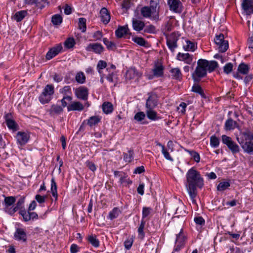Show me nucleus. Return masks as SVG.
<instances>
[{
  "instance_id": "4",
  "label": "nucleus",
  "mask_w": 253,
  "mask_h": 253,
  "mask_svg": "<svg viewBox=\"0 0 253 253\" xmlns=\"http://www.w3.org/2000/svg\"><path fill=\"white\" fill-rule=\"evenodd\" d=\"M54 93V87L53 84H47L43 88L42 92L39 97L40 102L42 104L49 103L52 98Z\"/></svg>"
},
{
  "instance_id": "63",
  "label": "nucleus",
  "mask_w": 253,
  "mask_h": 253,
  "mask_svg": "<svg viewBox=\"0 0 253 253\" xmlns=\"http://www.w3.org/2000/svg\"><path fill=\"white\" fill-rule=\"evenodd\" d=\"M121 213V210L118 208H115L112 211V219L117 217Z\"/></svg>"
},
{
  "instance_id": "32",
  "label": "nucleus",
  "mask_w": 253,
  "mask_h": 253,
  "mask_svg": "<svg viewBox=\"0 0 253 253\" xmlns=\"http://www.w3.org/2000/svg\"><path fill=\"white\" fill-rule=\"evenodd\" d=\"M51 193L55 198V201H57L58 199L57 186L54 177H52L51 180Z\"/></svg>"
},
{
  "instance_id": "9",
  "label": "nucleus",
  "mask_w": 253,
  "mask_h": 253,
  "mask_svg": "<svg viewBox=\"0 0 253 253\" xmlns=\"http://www.w3.org/2000/svg\"><path fill=\"white\" fill-rule=\"evenodd\" d=\"M149 97L146 100V109H154L158 105V97L155 93H148Z\"/></svg>"
},
{
  "instance_id": "62",
  "label": "nucleus",
  "mask_w": 253,
  "mask_h": 253,
  "mask_svg": "<svg viewBox=\"0 0 253 253\" xmlns=\"http://www.w3.org/2000/svg\"><path fill=\"white\" fill-rule=\"evenodd\" d=\"M131 6V2L129 0H123L122 3V7L126 10H128Z\"/></svg>"
},
{
  "instance_id": "22",
  "label": "nucleus",
  "mask_w": 253,
  "mask_h": 253,
  "mask_svg": "<svg viewBox=\"0 0 253 253\" xmlns=\"http://www.w3.org/2000/svg\"><path fill=\"white\" fill-rule=\"evenodd\" d=\"M176 59L179 61H184L187 64H190L193 60V56L189 53H182L179 52L177 56Z\"/></svg>"
},
{
  "instance_id": "50",
  "label": "nucleus",
  "mask_w": 253,
  "mask_h": 253,
  "mask_svg": "<svg viewBox=\"0 0 253 253\" xmlns=\"http://www.w3.org/2000/svg\"><path fill=\"white\" fill-rule=\"evenodd\" d=\"M219 140L215 135H212L210 138V145L212 147L216 148L219 146Z\"/></svg>"
},
{
  "instance_id": "38",
  "label": "nucleus",
  "mask_w": 253,
  "mask_h": 253,
  "mask_svg": "<svg viewBox=\"0 0 253 253\" xmlns=\"http://www.w3.org/2000/svg\"><path fill=\"white\" fill-rule=\"evenodd\" d=\"M164 68L162 65H155L153 69L154 75L156 77H161L163 75Z\"/></svg>"
},
{
  "instance_id": "3",
  "label": "nucleus",
  "mask_w": 253,
  "mask_h": 253,
  "mask_svg": "<svg viewBox=\"0 0 253 253\" xmlns=\"http://www.w3.org/2000/svg\"><path fill=\"white\" fill-rule=\"evenodd\" d=\"M237 140L245 152L251 154L253 152V134L247 131L242 132Z\"/></svg>"
},
{
  "instance_id": "56",
  "label": "nucleus",
  "mask_w": 253,
  "mask_h": 253,
  "mask_svg": "<svg viewBox=\"0 0 253 253\" xmlns=\"http://www.w3.org/2000/svg\"><path fill=\"white\" fill-rule=\"evenodd\" d=\"M187 152H188L189 153V154L192 156V157L196 162L198 163L200 162V157L199 154L197 152L194 151L190 150H187Z\"/></svg>"
},
{
  "instance_id": "31",
  "label": "nucleus",
  "mask_w": 253,
  "mask_h": 253,
  "mask_svg": "<svg viewBox=\"0 0 253 253\" xmlns=\"http://www.w3.org/2000/svg\"><path fill=\"white\" fill-rule=\"evenodd\" d=\"M28 14L26 10H20L16 12L13 16V18L17 22L21 21Z\"/></svg>"
},
{
  "instance_id": "6",
  "label": "nucleus",
  "mask_w": 253,
  "mask_h": 253,
  "mask_svg": "<svg viewBox=\"0 0 253 253\" xmlns=\"http://www.w3.org/2000/svg\"><path fill=\"white\" fill-rule=\"evenodd\" d=\"M222 143L225 144L233 154H236L240 151V147L232 138L226 135L222 136Z\"/></svg>"
},
{
  "instance_id": "51",
  "label": "nucleus",
  "mask_w": 253,
  "mask_h": 253,
  "mask_svg": "<svg viewBox=\"0 0 253 253\" xmlns=\"http://www.w3.org/2000/svg\"><path fill=\"white\" fill-rule=\"evenodd\" d=\"M192 91L200 94L202 97H205V94L202 87L198 84H194L192 88Z\"/></svg>"
},
{
  "instance_id": "20",
  "label": "nucleus",
  "mask_w": 253,
  "mask_h": 253,
  "mask_svg": "<svg viewBox=\"0 0 253 253\" xmlns=\"http://www.w3.org/2000/svg\"><path fill=\"white\" fill-rule=\"evenodd\" d=\"M63 111V108L62 107L57 104L52 105L48 111L50 116L53 117H55L61 114Z\"/></svg>"
},
{
  "instance_id": "48",
  "label": "nucleus",
  "mask_w": 253,
  "mask_h": 253,
  "mask_svg": "<svg viewBox=\"0 0 253 253\" xmlns=\"http://www.w3.org/2000/svg\"><path fill=\"white\" fill-rule=\"evenodd\" d=\"M60 92L64 95V96H72V90L70 86H65L60 90Z\"/></svg>"
},
{
  "instance_id": "11",
  "label": "nucleus",
  "mask_w": 253,
  "mask_h": 253,
  "mask_svg": "<svg viewBox=\"0 0 253 253\" xmlns=\"http://www.w3.org/2000/svg\"><path fill=\"white\" fill-rule=\"evenodd\" d=\"M168 4L170 11L175 13L182 11V4L180 0H168Z\"/></svg>"
},
{
  "instance_id": "30",
  "label": "nucleus",
  "mask_w": 253,
  "mask_h": 253,
  "mask_svg": "<svg viewBox=\"0 0 253 253\" xmlns=\"http://www.w3.org/2000/svg\"><path fill=\"white\" fill-rule=\"evenodd\" d=\"M238 126L237 123L230 118L228 119L225 123L224 128L226 130H231L235 129Z\"/></svg>"
},
{
  "instance_id": "42",
  "label": "nucleus",
  "mask_w": 253,
  "mask_h": 253,
  "mask_svg": "<svg viewBox=\"0 0 253 253\" xmlns=\"http://www.w3.org/2000/svg\"><path fill=\"white\" fill-rule=\"evenodd\" d=\"M132 41L138 45L141 46H146L147 41L142 37H135L132 38Z\"/></svg>"
},
{
  "instance_id": "2",
  "label": "nucleus",
  "mask_w": 253,
  "mask_h": 253,
  "mask_svg": "<svg viewBox=\"0 0 253 253\" xmlns=\"http://www.w3.org/2000/svg\"><path fill=\"white\" fill-rule=\"evenodd\" d=\"M218 66L215 61H209L206 59H200L197 61V66L192 74L194 81L199 83L202 78L207 75V71L211 73L213 72Z\"/></svg>"
},
{
  "instance_id": "43",
  "label": "nucleus",
  "mask_w": 253,
  "mask_h": 253,
  "mask_svg": "<svg viewBox=\"0 0 253 253\" xmlns=\"http://www.w3.org/2000/svg\"><path fill=\"white\" fill-rule=\"evenodd\" d=\"M134 152L133 150L130 149L127 153L124 154V160L125 162L130 163L133 159Z\"/></svg>"
},
{
  "instance_id": "1",
  "label": "nucleus",
  "mask_w": 253,
  "mask_h": 253,
  "mask_svg": "<svg viewBox=\"0 0 253 253\" xmlns=\"http://www.w3.org/2000/svg\"><path fill=\"white\" fill-rule=\"evenodd\" d=\"M186 186L190 197L192 203L196 204L195 198L197 195V188H201L203 186V178L199 171L191 168L186 173Z\"/></svg>"
},
{
  "instance_id": "34",
  "label": "nucleus",
  "mask_w": 253,
  "mask_h": 253,
  "mask_svg": "<svg viewBox=\"0 0 253 253\" xmlns=\"http://www.w3.org/2000/svg\"><path fill=\"white\" fill-rule=\"evenodd\" d=\"M173 79L180 80L182 79V74L178 68L171 69L170 71Z\"/></svg>"
},
{
  "instance_id": "13",
  "label": "nucleus",
  "mask_w": 253,
  "mask_h": 253,
  "mask_svg": "<svg viewBox=\"0 0 253 253\" xmlns=\"http://www.w3.org/2000/svg\"><path fill=\"white\" fill-rule=\"evenodd\" d=\"M241 6L246 15L253 13V0H242Z\"/></svg>"
},
{
  "instance_id": "47",
  "label": "nucleus",
  "mask_w": 253,
  "mask_h": 253,
  "mask_svg": "<svg viewBox=\"0 0 253 253\" xmlns=\"http://www.w3.org/2000/svg\"><path fill=\"white\" fill-rule=\"evenodd\" d=\"M62 17L59 14H55L52 16L51 22L54 25H59L62 22Z\"/></svg>"
},
{
  "instance_id": "7",
  "label": "nucleus",
  "mask_w": 253,
  "mask_h": 253,
  "mask_svg": "<svg viewBox=\"0 0 253 253\" xmlns=\"http://www.w3.org/2000/svg\"><path fill=\"white\" fill-rule=\"evenodd\" d=\"M214 41L220 52H225L228 49L229 47L228 42L224 40L223 34H220L217 35Z\"/></svg>"
},
{
  "instance_id": "5",
  "label": "nucleus",
  "mask_w": 253,
  "mask_h": 253,
  "mask_svg": "<svg viewBox=\"0 0 253 253\" xmlns=\"http://www.w3.org/2000/svg\"><path fill=\"white\" fill-rule=\"evenodd\" d=\"M140 13L144 18H149L156 21L159 20V12H154L148 6L142 7L141 8Z\"/></svg>"
},
{
  "instance_id": "53",
  "label": "nucleus",
  "mask_w": 253,
  "mask_h": 253,
  "mask_svg": "<svg viewBox=\"0 0 253 253\" xmlns=\"http://www.w3.org/2000/svg\"><path fill=\"white\" fill-rule=\"evenodd\" d=\"M145 224V222L143 220H142L141 221V223H140V224L138 227V234L141 237V239H143L145 236V234L143 231L144 229Z\"/></svg>"
},
{
  "instance_id": "23",
  "label": "nucleus",
  "mask_w": 253,
  "mask_h": 253,
  "mask_svg": "<svg viewBox=\"0 0 253 253\" xmlns=\"http://www.w3.org/2000/svg\"><path fill=\"white\" fill-rule=\"evenodd\" d=\"M84 109L83 104L79 101L72 102L67 106V110L68 112L78 111H82Z\"/></svg>"
},
{
  "instance_id": "52",
  "label": "nucleus",
  "mask_w": 253,
  "mask_h": 253,
  "mask_svg": "<svg viewBox=\"0 0 253 253\" xmlns=\"http://www.w3.org/2000/svg\"><path fill=\"white\" fill-rule=\"evenodd\" d=\"M102 108L104 113L107 114L111 113V102H104L102 104Z\"/></svg>"
},
{
  "instance_id": "57",
  "label": "nucleus",
  "mask_w": 253,
  "mask_h": 253,
  "mask_svg": "<svg viewBox=\"0 0 253 253\" xmlns=\"http://www.w3.org/2000/svg\"><path fill=\"white\" fill-rule=\"evenodd\" d=\"M145 116L143 112H139L134 115V119L138 122H141L145 119Z\"/></svg>"
},
{
  "instance_id": "12",
  "label": "nucleus",
  "mask_w": 253,
  "mask_h": 253,
  "mask_svg": "<svg viewBox=\"0 0 253 253\" xmlns=\"http://www.w3.org/2000/svg\"><path fill=\"white\" fill-rule=\"evenodd\" d=\"M75 95L80 99L86 100L88 98V89L84 86H81L75 90Z\"/></svg>"
},
{
  "instance_id": "55",
  "label": "nucleus",
  "mask_w": 253,
  "mask_h": 253,
  "mask_svg": "<svg viewBox=\"0 0 253 253\" xmlns=\"http://www.w3.org/2000/svg\"><path fill=\"white\" fill-rule=\"evenodd\" d=\"M72 96H64L63 98L61 100V106L63 108L66 106L67 107L68 105H67V102L66 100L68 101V102H71L72 100Z\"/></svg>"
},
{
  "instance_id": "10",
  "label": "nucleus",
  "mask_w": 253,
  "mask_h": 253,
  "mask_svg": "<svg viewBox=\"0 0 253 253\" xmlns=\"http://www.w3.org/2000/svg\"><path fill=\"white\" fill-rule=\"evenodd\" d=\"M63 47L61 43L57 44L53 47L49 49L46 53L45 58L49 60L58 55L62 50Z\"/></svg>"
},
{
  "instance_id": "27",
  "label": "nucleus",
  "mask_w": 253,
  "mask_h": 253,
  "mask_svg": "<svg viewBox=\"0 0 253 253\" xmlns=\"http://www.w3.org/2000/svg\"><path fill=\"white\" fill-rule=\"evenodd\" d=\"M101 117L99 116H93L86 120L87 125L90 127L96 126L101 122Z\"/></svg>"
},
{
  "instance_id": "29",
  "label": "nucleus",
  "mask_w": 253,
  "mask_h": 253,
  "mask_svg": "<svg viewBox=\"0 0 253 253\" xmlns=\"http://www.w3.org/2000/svg\"><path fill=\"white\" fill-rule=\"evenodd\" d=\"M146 114L147 118L152 121L158 120L160 119L154 109H146Z\"/></svg>"
},
{
  "instance_id": "41",
  "label": "nucleus",
  "mask_w": 253,
  "mask_h": 253,
  "mask_svg": "<svg viewBox=\"0 0 253 253\" xmlns=\"http://www.w3.org/2000/svg\"><path fill=\"white\" fill-rule=\"evenodd\" d=\"M86 20L85 18H80L79 19L78 28L81 30L82 32L86 31Z\"/></svg>"
},
{
  "instance_id": "15",
  "label": "nucleus",
  "mask_w": 253,
  "mask_h": 253,
  "mask_svg": "<svg viewBox=\"0 0 253 253\" xmlns=\"http://www.w3.org/2000/svg\"><path fill=\"white\" fill-rule=\"evenodd\" d=\"M14 238L15 240L18 241L26 242L27 237L25 229L21 228H17L14 234Z\"/></svg>"
},
{
  "instance_id": "40",
  "label": "nucleus",
  "mask_w": 253,
  "mask_h": 253,
  "mask_svg": "<svg viewBox=\"0 0 253 253\" xmlns=\"http://www.w3.org/2000/svg\"><path fill=\"white\" fill-rule=\"evenodd\" d=\"M157 145L160 146L162 148V153L163 154L164 157L168 160H169L171 162L173 161V158L170 156L168 151L165 149V147L164 145L162 144L158 143Z\"/></svg>"
},
{
  "instance_id": "18",
  "label": "nucleus",
  "mask_w": 253,
  "mask_h": 253,
  "mask_svg": "<svg viewBox=\"0 0 253 253\" xmlns=\"http://www.w3.org/2000/svg\"><path fill=\"white\" fill-rule=\"evenodd\" d=\"M117 38H120L123 37L129 38L130 33L127 26H120L115 32Z\"/></svg>"
},
{
  "instance_id": "64",
  "label": "nucleus",
  "mask_w": 253,
  "mask_h": 253,
  "mask_svg": "<svg viewBox=\"0 0 253 253\" xmlns=\"http://www.w3.org/2000/svg\"><path fill=\"white\" fill-rule=\"evenodd\" d=\"M152 209L150 208L144 207L142 211V217L144 218L148 216L151 212Z\"/></svg>"
},
{
  "instance_id": "24",
  "label": "nucleus",
  "mask_w": 253,
  "mask_h": 253,
  "mask_svg": "<svg viewBox=\"0 0 253 253\" xmlns=\"http://www.w3.org/2000/svg\"><path fill=\"white\" fill-rule=\"evenodd\" d=\"M132 24V27L135 31L138 32H142L145 25V23L143 21L136 19H133Z\"/></svg>"
},
{
  "instance_id": "60",
  "label": "nucleus",
  "mask_w": 253,
  "mask_h": 253,
  "mask_svg": "<svg viewBox=\"0 0 253 253\" xmlns=\"http://www.w3.org/2000/svg\"><path fill=\"white\" fill-rule=\"evenodd\" d=\"M25 202V198L24 197H21L17 201L16 206L19 209V210H23L25 209L23 207V204Z\"/></svg>"
},
{
  "instance_id": "44",
  "label": "nucleus",
  "mask_w": 253,
  "mask_h": 253,
  "mask_svg": "<svg viewBox=\"0 0 253 253\" xmlns=\"http://www.w3.org/2000/svg\"><path fill=\"white\" fill-rule=\"evenodd\" d=\"M75 79L77 83L83 84L85 82V76L83 72H79L77 73Z\"/></svg>"
},
{
  "instance_id": "16",
  "label": "nucleus",
  "mask_w": 253,
  "mask_h": 253,
  "mask_svg": "<svg viewBox=\"0 0 253 253\" xmlns=\"http://www.w3.org/2000/svg\"><path fill=\"white\" fill-rule=\"evenodd\" d=\"M186 240L185 236L180 232L178 235H177L175 242L176 247L174 250L176 252L179 251L184 246Z\"/></svg>"
},
{
  "instance_id": "19",
  "label": "nucleus",
  "mask_w": 253,
  "mask_h": 253,
  "mask_svg": "<svg viewBox=\"0 0 253 253\" xmlns=\"http://www.w3.org/2000/svg\"><path fill=\"white\" fill-rule=\"evenodd\" d=\"M85 49L87 51H93L97 54H100L103 50V47L100 43H90L86 47Z\"/></svg>"
},
{
  "instance_id": "36",
  "label": "nucleus",
  "mask_w": 253,
  "mask_h": 253,
  "mask_svg": "<svg viewBox=\"0 0 253 253\" xmlns=\"http://www.w3.org/2000/svg\"><path fill=\"white\" fill-rule=\"evenodd\" d=\"M196 48L195 43L189 40L186 41V44L183 45V48L186 51H194Z\"/></svg>"
},
{
  "instance_id": "39",
  "label": "nucleus",
  "mask_w": 253,
  "mask_h": 253,
  "mask_svg": "<svg viewBox=\"0 0 253 253\" xmlns=\"http://www.w3.org/2000/svg\"><path fill=\"white\" fill-rule=\"evenodd\" d=\"M149 7H150L154 12L159 13V0H151Z\"/></svg>"
},
{
  "instance_id": "33",
  "label": "nucleus",
  "mask_w": 253,
  "mask_h": 253,
  "mask_svg": "<svg viewBox=\"0 0 253 253\" xmlns=\"http://www.w3.org/2000/svg\"><path fill=\"white\" fill-rule=\"evenodd\" d=\"M88 242L94 247L97 248L99 246V241L97 239L96 236L91 234L87 237Z\"/></svg>"
},
{
  "instance_id": "49",
  "label": "nucleus",
  "mask_w": 253,
  "mask_h": 253,
  "mask_svg": "<svg viewBox=\"0 0 253 253\" xmlns=\"http://www.w3.org/2000/svg\"><path fill=\"white\" fill-rule=\"evenodd\" d=\"M16 201V198L14 196L5 197L4 198V203L6 207H8L14 204Z\"/></svg>"
},
{
  "instance_id": "46",
  "label": "nucleus",
  "mask_w": 253,
  "mask_h": 253,
  "mask_svg": "<svg viewBox=\"0 0 253 253\" xmlns=\"http://www.w3.org/2000/svg\"><path fill=\"white\" fill-rule=\"evenodd\" d=\"M230 184L228 181L220 182L217 186V190L219 191H223L228 189Z\"/></svg>"
},
{
  "instance_id": "59",
  "label": "nucleus",
  "mask_w": 253,
  "mask_h": 253,
  "mask_svg": "<svg viewBox=\"0 0 253 253\" xmlns=\"http://www.w3.org/2000/svg\"><path fill=\"white\" fill-rule=\"evenodd\" d=\"M121 77V75L112 74V82H115L114 86H116L119 83H120Z\"/></svg>"
},
{
  "instance_id": "37",
  "label": "nucleus",
  "mask_w": 253,
  "mask_h": 253,
  "mask_svg": "<svg viewBox=\"0 0 253 253\" xmlns=\"http://www.w3.org/2000/svg\"><path fill=\"white\" fill-rule=\"evenodd\" d=\"M45 2V0H25V3L28 5L35 4L36 6L42 8L44 5L42 3Z\"/></svg>"
},
{
  "instance_id": "28",
  "label": "nucleus",
  "mask_w": 253,
  "mask_h": 253,
  "mask_svg": "<svg viewBox=\"0 0 253 253\" xmlns=\"http://www.w3.org/2000/svg\"><path fill=\"white\" fill-rule=\"evenodd\" d=\"M117 174H119V180L121 183H126L127 184H131L132 181L127 178V175L123 171H114L115 176H117Z\"/></svg>"
},
{
  "instance_id": "14",
  "label": "nucleus",
  "mask_w": 253,
  "mask_h": 253,
  "mask_svg": "<svg viewBox=\"0 0 253 253\" xmlns=\"http://www.w3.org/2000/svg\"><path fill=\"white\" fill-rule=\"evenodd\" d=\"M12 116L11 113H7L4 115L6 124L9 129L13 131L18 129V126L15 121L12 119Z\"/></svg>"
},
{
  "instance_id": "8",
  "label": "nucleus",
  "mask_w": 253,
  "mask_h": 253,
  "mask_svg": "<svg viewBox=\"0 0 253 253\" xmlns=\"http://www.w3.org/2000/svg\"><path fill=\"white\" fill-rule=\"evenodd\" d=\"M178 36L175 33H172L167 38V44L172 52H174L175 48L177 47V42Z\"/></svg>"
},
{
  "instance_id": "21",
  "label": "nucleus",
  "mask_w": 253,
  "mask_h": 253,
  "mask_svg": "<svg viewBox=\"0 0 253 253\" xmlns=\"http://www.w3.org/2000/svg\"><path fill=\"white\" fill-rule=\"evenodd\" d=\"M142 74L139 73L135 68H131L129 69L126 73V78L127 80H132L137 78H139Z\"/></svg>"
},
{
  "instance_id": "25",
  "label": "nucleus",
  "mask_w": 253,
  "mask_h": 253,
  "mask_svg": "<svg viewBox=\"0 0 253 253\" xmlns=\"http://www.w3.org/2000/svg\"><path fill=\"white\" fill-rule=\"evenodd\" d=\"M100 14L101 21L105 24H107L111 18L109 11L107 8L103 7L101 8Z\"/></svg>"
},
{
  "instance_id": "58",
  "label": "nucleus",
  "mask_w": 253,
  "mask_h": 253,
  "mask_svg": "<svg viewBox=\"0 0 253 253\" xmlns=\"http://www.w3.org/2000/svg\"><path fill=\"white\" fill-rule=\"evenodd\" d=\"M233 69V64L231 63L226 64L223 67L224 72L227 74L230 73Z\"/></svg>"
},
{
  "instance_id": "35",
  "label": "nucleus",
  "mask_w": 253,
  "mask_h": 253,
  "mask_svg": "<svg viewBox=\"0 0 253 253\" xmlns=\"http://www.w3.org/2000/svg\"><path fill=\"white\" fill-rule=\"evenodd\" d=\"M249 66L244 63H241L238 68V71L239 73L243 75H247L249 72Z\"/></svg>"
},
{
  "instance_id": "54",
  "label": "nucleus",
  "mask_w": 253,
  "mask_h": 253,
  "mask_svg": "<svg viewBox=\"0 0 253 253\" xmlns=\"http://www.w3.org/2000/svg\"><path fill=\"white\" fill-rule=\"evenodd\" d=\"M25 222H28L31 220H34L38 219V214L34 211H32V213L29 214V216L27 215H25Z\"/></svg>"
},
{
  "instance_id": "17",
  "label": "nucleus",
  "mask_w": 253,
  "mask_h": 253,
  "mask_svg": "<svg viewBox=\"0 0 253 253\" xmlns=\"http://www.w3.org/2000/svg\"><path fill=\"white\" fill-rule=\"evenodd\" d=\"M16 138L18 143L21 145H23L28 141L30 136L25 132L19 131L17 133Z\"/></svg>"
},
{
  "instance_id": "45",
  "label": "nucleus",
  "mask_w": 253,
  "mask_h": 253,
  "mask_svg": "<svg viewBox=\"0 0 253 253\" xmlns=\"http://www.w3.org/2000/svg\"><path fill=\"white\" fill-rule=\"evenodd\" d=\"M64 44L66 48L70 49L74 46L76 42L73 38H69L66 39Z\"/></svg>"
},
{
  "instance_id": "26",
  "label": "nucleus",
  "mask_w": 253,
  "mask_h": 253,
  "mask_svg": "<svg viewBox=\"0 0 253 253\" xmlns=\"http://www.w3.org/2000/svg\"><path fill=\"white\" fill-rule=\"evenodd\" d=\"M157 33V29L155 26L151 24H146L145 23L144 29L141 33L143 35L146 34H155Z\"/></svg>"
},
{
  "instance_id": "61",
  "label": "nucleus",
  "mask_w": 253,
  "mask_h": 253,
  "mask_svg": "<svg viewBox=\"0 0 253 253\" xmlns=\"http://www.w3.org/2000/svg\"><path fill=\"white\" fill-rule=\"evenodd\" d=\"M46 197L45 196H42L39 194H37L35 196V199L39 203V204H43L45 202Z\"/></svg>"
}]
</instances>
